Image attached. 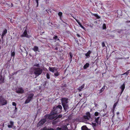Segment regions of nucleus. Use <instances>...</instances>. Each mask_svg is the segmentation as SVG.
<instances>
[{
	"mask_svg": "<svg viewBox=\"0 0 130 130\" xmlns=\"http://www.w3.org/2000/svg\"><path fill=\"white\" fill-rule=\"evenodd\" d=\"M31 70L34 71V74L37 75H40L42 72V69L39 68L33 67L31 69Z\"/></svg>",
	"mask_w": 130,
	"mask_h": 130,
	"instance_id": "nucleus-1",
	"label": "nucleus"
},
{
	"mask_svg": "<svg viewBox=\"0 0 130 130\" xmlns=\"http://www.w3.org/2000/svg\"><path fill=\"white\" fill-rule=\"evenodd\" d=\"M68 99L66 98L62 99L61 100L62 106L64 109L66 111L68 108V105L67 104L68 102Z\"/></svg>",
	"mask_w": 130,
	"mask_h": 130,
	"instance_id": "nucleus-2",
	"label": "nucleus"
},
{
	"mask_svg": "<svg viewBox=\"0 0 130 130\" xmlns=\"http://www.w3.org/2000/svg\"><path fill=\"white\" fill-rule=\"evenodd\" d=\"M51 114L50 115H47L46 116V118L52 119H54L57 116V113H55L53 111L51 112Z\"/></svg>",
	"mask_w": 130,
	"mask_h": 130,
	"instance_id": "nucleus-3",
	"label": "nucleus"
},
{
	"mask_svg": "<svg viewBox=\"0 0 130 130\" xmlns=\"http://www.w3.org/2000/svg\"><path fill=\"white\" fill-rule=\"evenodd\" d=\"M62 107L61 105H59L57 106L56 107H54L53 108L52 110L55 113H58L60 112L61 111Z\"/></svg>",
	"mask_w": 130,
	"mask_h": 130,
	"instance_id": "nucleus-4",
	"label": "nucleus"
},
{
	"mask_svg": "<svg viewBox=\"0 0 130 130\" xmlns=\"http://www.w3.org/2000/svg\"><path fill=\"white\" fill-rule=\"evenodd\" d=\"M34 95V94L32 93L29 94L28 98L25 101V104H27L32 99Z\"/></svg>",
	"mask_w": 130,
	"mask_h": 130,
	"instance_id": "nucleus-5",
	"label": "nucleus"
},
{
	"mask_svg": "<svg viewBox=\"0 0 130 130\" xmlns=\"http://www.w3.org/2000/svg\"><path fill=\"white\" fill-rule=\"evenodd\" d=\"M7 104V101L2 96L0 97V104L4 105Z\"/></svg>",
	"mask_w": 130,
	"mask_h": 130,
	"instance_id": "nucleus-6",
	"label": "nucleus"
},
{
	"mask_svg": "<svg viewBox=\"0 0 130 130\" xmlns=\"http://www.w3.org/2000/svg\"><path fill=\"white\" fill-rule=\"evenodd\" d=\"M84 119L86 121L90 119V115L89 112H88L86 113V115L84 116Z\"/></svg>",
	"mask_w": 130,
	"mask_h": 130,
	"instance_id": "nucleus-7",
	"label": "nucleus"
},
{
	"mask_svg": "<svg viewBox=\"0 0 130 130\" xmlns=\"http://www.w3.org/2000/svg\"><path fill=\"white\" fill-rule=\"evenodd\" d=\"M21 37H25L27 38L29 37V36L27 34V31L26 29H26L23 33Z\"/></svg>",
	"mask_w": 130,
	"mask_h": 130,
	"instance_id": "nucleus-8",
	"label": "nucleus"
},
{
	"mask_svg": "<svg viewBox=\"0 0 130 130\" xmlns=\"http://www.w3.org/2000/svg\"><path fill=\"white\" fill-rule=\"evenodd\" d=\"M46 120L45 119H43L41 120L38 123L37 126L38 127H39L42 125L46 122Z\"/></svg>",
	"mask_w": 130,
	"mask_h": 130,
	"instance_id": "nucleus-9",
	"label": "nucleus"
},
{
	"mask_svg": "<svg viewBox=\"0 0 130 130\" xmlns=\"http://www.w3.org/2000/svg\"><path fill=\"white\" fill-rule=\"evenodd\" d=\"M68 125V124H67V126L66 125H64L61 128L58 127L57 128V130H66L68 129L67 126Z\"/></svg>",
	"mask_w": 130,
	"mask_h": 130,
	"instance_id": "nucleus-10",
	"label": "nucleus"
},
{
	"mask_svg": "<svg viewBox=\"0 0 130 130\" xmlns=\"http://www.w3.org/2000/svg\"><path fill=\"white\" fill-rule=\"evenodd\" d=\"M48 70L50 71L53 73L55 72L56 71H57V69L55 67H49Z\"/></svg>",
	"mask_w": 130,
	"mask_h": 130,
	"instance_id": "nucleus-11",
	"label": "nucleus"
},
{
	"mask_svg": "<svg viewBox=\"0 0 130 130\" xmlns=\"http://www.w3.org/2000/svg\"><path fill=\"white\" fill-rule=\"evenodd\" d=\"M24 91V90L22 88H19L16 91V92L17 93H23Z\"/></svg>",
	"mask_w": 130,
	"mask_h": 130,
	"instance_id": "nucleus-12",
	"label": "nucleus"
},
{
	"mask_svg": "<svg viewBox=\"0 0 130 130\" xmlns=\"http://www.w3.org/2000/svg\"><path fill=\"white\" fill-rule=\"evenodd\" d=\"M7 30L6 29H4L3 32L2 34V38H3V37H4V36L7 33Z\"/></svg>",
	"mask_w": 130,
	"mask_h": 130,
	"instance_id": "nucleus-13",
	"label": "nucleus"
},
{
	"mask_svg": "<svg viewBox=\"0 0 130 130\" xmlns=\"http://www.w3.org/2000/svg\"><path fill=\"white\" fill-rule=\"evenodd\" d=\"M125 85L123 84V85H122L121 86L120 88L121 89V93H122L123 92V91L124 89H125Z\"/></svg>",
	"mask_w": 130,
	"mask_h": 130,
	"instance_id": "nucleus-14",
	"label": "nucleus"
},
{
	"mask_svg": "<svg viewBox=\"0 0 130 130\" xmlns=\"http://www.w3.org/2000/svg\"><path fill=\"white\" fill-rule=\"evenodd\" d=\"M84 84H83L80 87L78 88V90H79V91H81L82 89L84 87Z\"/></svg>",
	"mask_w": 130,
	"mask_h": 130,
	"instance_id": "nucleus-15",
	"label": "nucleus"
},
{
	"mask_svg": "<svg viewBox=\"0 0 130 130\" xmlns=\"http://www.w3.org/2000/svg\"><path fill=\"white\" fill-rule=\"evenodd\" d=\"M99 117H98L97 118H96L95 120V122L96 123L98 124H100V122L99 121Z\"/></svg>",
	"mask_w": 130,
	"mask_h": 130,
	"instance_id": "nucleus-16",
	"label": "nucleus"
},
{
	"mask_svg": "<svg viewBox=\"0 0 130 130\" xmlns=\"http://www.w3.org/2000/svg\"><path fill=\"white\" fill-rule=\"evenodd\" d=\"M91 53V52L90 51H89L87 53L85 54V55L86 56L88 57L90 56V55Z\"/></svg>",
	"mask_w": 130,
	"mask_h": 130,
	"instance_id": "nucleus-17",
	"label": "nucleus"
},
{
	"mask_svg": "<svg viewBox=\"0 0 130 130\" xmlns=\"http://www.w3.org/2000/svg\"><path fill=\"white\" fill-rule=\"evenodd\" d=\"M4 79L2 77V76L0 75V84L3 82Z\"/></svg>",
	"mask_w": 130,
	"mask_h": 130,
	"instance_id": "nucleus-18",
	"label": "nucleus"
},
{
	"mask_svg": "<svg viewBox=\"0 0 130 130\" xmlns=\"http://www.w3.org/2000/svg\"><path fill=\"white\" fill-rule=\"evenodd\" d=\"M33 50L34 51L36 52V51H38V47L35 46L33 48Z\"/></svg>",
	"mask_w": 130,
	"mask_h": 130,
	"instance_id": "nucleus-19",
	"label": "nucleus"
},
{
	"mask_svg": "<svg viewBox=\"0 0 130 130\" xmlns=\"http://www.w3.org/2000/svg\"><path fill=\"white\" fill-rule=\"evenodd\" d=\"M89 64L88 63H87L84 67V68L85 69H86L89 67Z\"/></svg>",
	"mask_w": 130,
	"mask_h": 130,
	"instance_id": "nucleus-20",
	"label": "nucleus"
},
{
	"mask_svg": "<svg viewBox=\"0 0 130 130\" xmlns=\"http://www.w3.org/2000/svg\"><path fill=\"white\" fill-rule=\"evenodd\" d=\"M75 19V20L76 21V22H77L78 25L80 26L82 25L80 23V22L79 21V20H78L77 19L73 17Z\"/></svg>",
	"mask_w": 130,
	"mask_h": 130,
	"instance_id": "nucleus-21",
	"label": "nucleus"
},
{
	"mask_svg": "<svg viewBox=\"0 0 130 130\" xmlns=\"http://www.w3.org/2000/svg\"><path fill=\"white\" fill-rule=\"evenodd\" d=\"M93 15L95 17H96L98 19H99L100 18V17L99 16L96 14H93Z\"/></svg>",
	"mask_w": 130,
	"mask_h": 130,
	"instance_id": "nucleus-22",
	"label": "nucleus"
},
{
	"mask_svg": "<svg viewBox=\"0 0 130 130\" xmlns=\"http://www.w3.org/2000/svg\"><path fill=\"white\" fill-rule=\"evenodd\" d=\"M56 72L54 74V76H57L59 75V73L57 71H56Z\"/></svg>",
	"mask_w": 130,
	"mask_h": 130,
	"instance_id": "nucleus-23",
	"label": "nucleus"
},
{
	"mask_svg": "<svg viewBox=\"0 0 130 130\" xmlns=\"http://www.w3.org/2000/svg\"><path fill=\"white\" fill-rule=\"evenodd\" d=\"M82 130H88L87 127L85 126H83L82 127Z\"/></svg>",
	"mask_w": 130,
	"mask_h": 130,
	"instance_id": "nucleus-24",
	"label": "nucleus"
},
{
	"mask_svg": "<svg viewBox=\"0 0 130 130\" xmlns=\"http://www.w3.org/2000/svg\"><path fill=\"white\" fill-rule=\"evenodd\" d=\"M117 103H118L117 102H116L114 104L113 106V108H112L113 110H114L116 106V105L117 104Z\"/></svg>",
	"mask_w": 130,
	"mask_h": 130,
	"instance_id": "nucleus-25",
	"label": "nucleus"
},
{
	"mask_svg": "<svg viewBox=\"0 0 130 130\" xmlns=\"http://www.w3.org/2000/svg\"><path fill=\"white\" fill-rule=\"evenodd\" d=\"M62 13L61 12H59L58 13V15L60 17V18H61L62 15Z\"/></svg>",
	"mask_w": 130,
	"mask_h": 130,
	"instance_id": "nucleus-26",
	"label": "nucleus"
},
{
	"mask_svg": "<svg viewBox=\"0 0 130 130\" xmlns=\"http://www.w3.org/2000/svg\"><path fill=\"white\" fill-rule=\"evenodd\" d=\"M41 130H54L52 128H50V129H48L46 127H44L43 128V129Z\"/></svg>",
	"mask_w": 130,
	"mask_h": 130,
	"instance_id": "nucleus-27",
	"label": "nucleus"
},
{
	"mask_svg": "<svg viewBox=\"0 0 130 130\" xmlns=\"http://www.w3.org/2000/svg\"><path fill=\"white\" fill-rule=\"evenodd\" d=\"M35 1H36V2L37 4V6H36V7H37L38 6V4H39L38 1H39V0H35Z\"/></svg>",
	"mask_w": 130,
	"mask_h": 130,
	"instance_id": "nucleus-28",
	"label": "nucleus"
},
{
	"mask_svg": "<svg viewBox=\"0 0 130 130\" xmlns=\"http://www.w3.org/2000/svg\"><path fill=\"white\" fill-rule=\"evenodd\" d=\"M106 27L105 24H103V29H106Z\"/></svg>",
	"mask_w": 130,
	"mask_h": 130,
	"instance_id": "nucleus-29",
	"label": "nucleus"
},
{
	"mask_svg": "<svg viewBox=\"0 0 130 130\" xmlns=\"http://www.w3.org/2000/svg\"><path fill=\"white\" fill-rule=\"evenodd\" d=\"M53 38L56 40L58 38V37L57 36H55L53 37Z\"/></svg>",
	"mask_w": 130,
	"mask_h": 130,
	"instance_id": "nucleus-30",
	"label": "nucleus"
},
{
	"mask_svg": "<svg viewBox=\"0 0 130 130\" xmlns=\"http://www.w3.org/2000/svg\"><path fill=\"white\" fill-rule=\"evenodd\" d=\"M46 77L48 79L50 78V76L48 73H47L46 74Z\"/></svg>",
	"mask_w": 130,
	"mask_h": 130,
	"instance_id": "nucleus-31",
	"label": "nucleus"
},
{
	"mask_svg": "<svg viewBox=\"0 0 130 130\" xmlns=\"http://www.w3.org/2000/svg\"><path fill=\"white\" fill-rule=\"evenodd\" d=\"M10 125L13 126V122L12 121H10Z\"/></svg>",
	"mask_w": 130,
	"mask_h": 130,
	"instance_id": "nucleus-32",
	"label": "nucleus"
},
{
	"mask_svg": "<svg viewBox=\"0 0 130 130\" xmlns=\"http://www.w3.org/2000/svg\"><path fill=\"white\" fill-rule=\"evenodd\" d=\"M12 105L13 106H16V103L14 102H13L12 103Z\"/></svg>",
	"mask_w": 130,
	"mask_h": 130,
	"instance_id": "nucleus-33",
	"label": "nucleus"
},
{
	"mask_svg": "<svg viewBox=\"0 0 130 130\" xmlns=\"http://www.w3.org/2000/svg\"><path fill=\"white\" fill-rule=\"evenodd\" d=\"M99 114V112H96L95 113V115L96 116H97Z\"/></svg>",
	"mask_w": 130,
	"mask_h": 130,
	"instance_id": "nucleus-34",
	"label": "nucleus"
},
{
	"mask_svg": "<svg viewBox=\"0 0 130 130\" xmlns=\"http://www.w3.org/2000/svg\"><path fill=\"white\" fill-rule=\"evenodd\" d=\"M92 126L93 127H95L96 125V124L95 123H92Z\"/></svg>",
	"mask_w": 130,
	"mask_h": 130,
	"instance_id": "nucleus-35",
	"label": "nucleus"
},
{
	"mask_svg": "<svg viewBox=\"0 0 130 130\" xmlns=\"http://www.w3.org/2000/svg\"><path fill=\"white\" fill-rule=\"evenodd\" d=\"M15 55V53L14 52H12L11 53V56H14Z\"/></svg>",
	"mask_w": 130,
	"mask_h": 130,
	"instance_id": "nucleus-36",
	"label": "nucleus"
},
{
	"mask_svg": "<svg viewBox=\"0 0 130 130\" xmlns=\"http://www.w3.org/2000/svg\"><path fill=\"white\" fill-rule=\"evenodd\" d=\"M70 56L71 57V59H72V54L71 53H70Z\"/></svg>",
	"mask_w": 130,
	"mask_h": 130,
	"instance_id": "nucleus-37",
	"label": "nucleus"
},
{
	"mask_svg": "<svg viewBox=\"0 0 130 130\" xmlns=\"http://www.w3.org/2000/svg\"><path fill=\"white\" fill-rule=\"evenodd\" d=\"M102 46L103 47H104V46H105V43L103 42H102Z\"/></svg>",
	"mask_w": 130,
	"mask_h": 130,
	"instance_id": "nucleus-38",
	"label": "nucleus"
},
{
	"mask_svg": "<svg viewBox=\"0 0 130 130\" xmlns=\"http://www.w3.org/2000/svg\"><path fill=\"white\" fill-rule=\"evenodd\" d=\"M12 126L10 125H8V127L9 128H12Z\"/></svg>",
	"mask_w": 130,
	"mask_h": 130,
	"instance_id": "nucleus-39",
	"label": "nucleus"
},
{
	"mask_svg": "<svg viewBox=\"0 0 130 130\" xmlns=\"http://www.w3.org/2000/svg\"><path fill=\"white\" fill-rule=\"evenodd\" d=\"M80 26L82 28H83V29H85V27H84L82 25H81Z\"/></svg>",
	"mask_w": 130,
	"mask_h": 130,
	"instance_id": "nucleus-40",
	"label": "nucleus"
},
{
	"mask_svg": "<svg viewBox=\"0 0 130 130\" xmlns=\"http://www.w3.org/2000/svg\"><path fill=\"white\" fill-rule=\"evenodd\" d=\"M80 26L82 28H83V29H85V27H84L82 25H81Z\"/></svg>",
	"mask_w": 130,
	"mask_h": 130,
	"instance_id": "nucleus-41",
	"label": "nucleus"
},
{
	"mask_svg": "<svg viewBox=\"0 0 130 130\" xmlns=\"http://www.w3.org/2000/svg\"><path fill=\"white\" fill-rule=\"evenodd\" d=\"M80 26L82 28H83V29H85V27H84L82 25H81Z\"/></svg>",
	"mask_w": 130,
	"mask_h": 130,
	"instance_id": "nucleus-42",
	"label": "nucleus"
},
{
	"mask_svg": "<svg viewBox=\"0 0 130 130\" xmlns=\"http://www.w3.org/2000/svg\"><path fill=\"white\" fill-rule=\"evenodd\" d=\"M80 26L82 28H83V29H85V27H84L82 25H81Z\"/></svg>",
	"mask_w": 130,
	"mask_h": 130,
	"instance_id": "nucleus-43",
	"label": "nucleus"
},
{
	"mask_svg": "<svg viewBox=\"0 0 130 130\" xmlns=\"http://www.w3.org/2000/svg\"><path fill=\"white\" fill-rule=\"evenodd\" d=\"M76 35L78 37H80V35L78 34H77Z\"/></svg>",
	"mask_w": 130,
	"mask_h": 130,
	"instance_id": "nucleus-44",
	"label": "nucleus"
},
{
	"mask_svg": "<svg viewBox=\"0 0 130 130\" xmlns=\"http://www.w3.org/2000/svg\"><path fill=\"white\" fill-rule=\"evenodd\" d=\"M62 117V115H58V118H61Z\"/></svg>",
	"mask_w": 130,
	"mask_h": 130,
	"instance_id": "nucleus-45",
	"label": "nucleus"
},
{
	"mask_svg": "<svg viewBox=\"0 0 130 130\" xmlns=\"http://www.w3.org/2000/svg\"><path fill=\"white\" fill-rule=\"evenodd\" d=\"M103 91L102 90V89H101L99 90L100 92L99 93H101Z\"/></svg>",
	"mask_w": 130,
	"mask_h": 130,
	"instance_id": "nucleus-46",
	"label": "nucleus"
},
{
	"mask_svg": "<svg viewBox=\"0 0 130 130\" xmlns=\"http://www.w3.org/2000/svg\"><path fill=\"white\" fill-rule=\"evenodd\" d=\"M104 89H105V87H104V86L102 88V89H102V90L103 91L104 90Z\"/></svg>",
	"mask_w": 130,
	"mask_h": 130,
	"instance_id": "nucleus-47",
	"label": "nucleus"
},
{
	"mask_svg": "<svg viewBox=\"0 0 130 130\" xmlns=\"http://www.w3.org/2000/svg\"><path fill=\"white\" fill-rule=\"evenodd\" d=\"M39 64H37V65H35V66H37L38 67H39Z\"/></svg>",
	"mask_w": 130,
	"mask_h": 130,
	"instance_id": "nucleus-48",
	"label": "nucleus"
},
{
	"mask_svg": "<svg viewBox=\"0 0 130 130\" xmlns=\"http://www.w3.org/2000/svg\"><path fill=\"white\" fill-rule=\"evenodd\" d=\"M126 22L127 23H130V20L127 21H126Z\"/></svg>",
	"mask_w": 130,
	"mask_h": 130,
	"instance_id": "nucleus-49",
	"label": "nucleus"
},
{
	"mask_svg": "<svg viewBox=\"0 0 130 130\" xmlns=\"http://www.w3.org/2000/svg\"><path fill=\"white\" fill-rule=\"evenodd\" d=\"M17 108L16 107V106H15V109L17 110Z\"/></svg>",
	"mask_w": 130,
	"mask_h": 130,
	"instance_id": "nucleus-50",
	"label": "nucleus"
},
{
	"mask_svg": "<svg viewBox=\"0 0 130 130\" xmlns=\"http://www.w3.org/2000/svg\"><path fill=\"white\" fill-rule=\"evenodd\" d=\"M49 11L48 10H45V11H46L48 13V11Z\"/></svg>",
	"mask_w": 130,
	"mask_h": 130,
	"instance_id": "nucleus-51",
	"label": "nucleus"
},
{
	"mask_svg": "<svg viewBox=\"0 0 130 130\" xmlns=\"http://www.w3.org/2000/svg\"><path fill=\"white\" fill-rule=\"evenodd\" d=\"M117 113V115H119V112H118Z\"/></svg>",
	"mask_w": 130,
	"mask_h": 130,
	"instance_id": "nucleus-52",
	"label": "nucleus"
},
{
	"mask_svg": "<svg viewBox=\"0 0 130 130\" xmlns=\"http://www.w3.org/2000/svg\"><path fill=\"white\" fill-rule=\"evenodd\" d=\"M58 48H57V47H56V48H55V49L56 50H58Z\"/></svg>",
	"mask_w": 130,
	"mask_h": 130,
	"instance_id": "nucleus-53",
	"label": "nucleus"
},
{
	"mask_svg": "<svg viewBox=\"0 0 130 130\" xmlns=\"http://www.w3.org/2000/svg\"><path fill=\"white\" fill-rule=\"evenodd\" d=\"M3 126H4V124H3Z\"/></svg>",
	"mask_w": 130,
	"mask_h": 130,
	"instance_id": "nucleus-54",
	"label": "nucleus"
},
{
	"mask_svg": "<svg viewBox=\"0 0 130 130\" xmlns=\"http://www.w3.org/2000/svg\"><path fill=\"white\" fill-rule=\"evenodd\" d=\"M125 73H124V74H123V75H124V74H125Z\"/></svg>",
	"mask_w": 130,
	"mask_h": 130,
	"instance_id": "nucleus-55",
	"label": "nucleus"
},
{
	"mask_svg": "<svg viewBox=\"0 0 130 130\" xmlns=\"http://www.w3.org/2000/svg\"><path fill=\"white\" fill-rule=\"evenodd\" d=\"M58 40L59 41V39H58Z\"/></svg>",
	"mask_w": 130,
	"mask_h": 130,
	"instance_id": "nucleus-56",
	"label": "nucleus"
}]
</instances>
